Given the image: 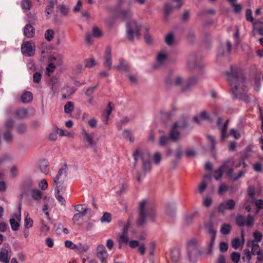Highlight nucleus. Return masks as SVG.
<instances>
[{
	"label": "nucleus",
	"instance_id": "nucleus-7",
	"mask_svg": "<svg viewBox=\"0 0 263 263\" xmlns=\"http://www.w3.org/2000/svg\"><path fill=\"white\" fill-rule=\"evenodd\" d=\"M186 123L185 122H184L182 125H179L177 122L175 123L170 131L169 138L171 139L173 142H177L180 137V133L178 129L186 128Z\"/></svg>",
	"mask_w": 263,
	"mask_h": 263
},
{
	"label": "nucleus",
	"instance_id": "nucleus-46",
	"mask_svg": "<svg viewBox=\"0 0 263 263\" xmlns=\"http://www.w3.org/2000/svg\"><path fill=\"white\" fill-rule=\"evenodd\" d=\"M73 104L72 102H67L64 106V111L66 114H70L73 110Z\"/></svg>",
	"mask_w": 263,
	"mask_h": 263
},
{
	"label": "nucleus",
	"instance_id": "nucleus-17",
	"mask_svg": "<svg viewBox=\"0 0 263 263\" xmlns=\"http://www.w3.org/2000/svg\"><path fill=\"white\" fill-rule=\"evenodd\" d=\"M35 33V29L30 24H27L24 27V34L28 38L32 37Z\"/></svg>",
	"mask_w": 263,
	"mask_h": 263
},
{
	"label": "nucleus",
	"instance_id": "nucleus-22",
	"mask_svg": "<svg viewBox=\"0 0 263 263\" xmlns=\"http://www.w3.org/2000/svg\"><path fill=\"white\" fill-rule=\"evenodd\" d=\"M247 245L248 247H252L251 252L252 254L253 255H255L257 253L262 251V250L260 249L259 246L254 241H250L248 242Z\"/></svg>",
	"mask_w": 263,
	"mask_h": 263
},
{
	"label": "nucleus",
	"instance_id": "nucleus-14",
	"mask_svg": "<svg viewBox=\"0 0 263 263\" xmlns=\"http://www.w3.org/2000/svg\"><path fill=\"white\" fill-rule=\"evenodd\" d=\"M111 49L110 46H108L105 51V62L104 63V66L110 70L111 67L112 61L111 56Z\"/></svg>",
	"mask_w": 263,
	"mask_h": 263
},
{
	"label": "nucleus",
	"instance_id": "nucleus-60",
	"mask_svg": "<svg viewBox=\"0 0 263 263\" xmlns=\"http://www.w3.org/2000/svg\"><path fill=\"white\" fill-rule=\"evenodd\" d=\"M92 34L95 37H99L102 36V32L98 27H95L92 29Z\"/></svg>",
	"mask_w": 263,
	"mask_h": 263
},
{
	"label": "nucleus",
	"instance_id": "nucleus-19",
	"mask_svg": "<svg viewBox=\"0 0 263 263\" xmlns=\"http://www.w3.org/2000/svg\"><path fill=\"white\" fill-rule=\"evenodd\" d=\"M82 135L83 136L84 140L88 143L89 146H92L96 144V142L93 140L92 136L87 131L83 129Z\"/></svg>",
	"mask_w": 263,
	"mask_h": 263
},
{
	"label": "nucleus",
	"instance_id": "nucleus-12",
	"mask_svg": "<svg viewBox=\"0 0 263 263\" xmlns=\"http://www.w3.org/2000/svg\"><path fill=\"white\" fill-rule=\"evenodd\" d=\"M97 256L101 263H106V259L108 257L107 252L103 245H99L97 248Z\"/></svg>",
	"mask_w": 263,
	"mask_h": 263
},
{
	"label": "nucleus",
	"instance_id": "nucleus-58",
	"mask_svg": "<svg viewBox=\"0 0 263 263\" xmlns=\"http://www.w3.org/2000/svg\"><path fill=\"white\" fill-rule=\"evenodd\" d=\"M228 210H233L235 206V203L233 199H229L225 202Z\"/></svg>",
	"mask_w": 263,
	"mask_h": 263
},
{
	"label": "nucleus",
	"instance_id": "nucleus-29",
	"mask_svg": "<svg viewBox=\"0 0 263 263\" xmlns=\"http://www.w3.org/2000/svg\"><path fill=\"white\" fill-rule=\"evenodd\" d=\"M199 117L206 120H209L210 119L209 115L205 110H203L200 112L199 117H194L193 119L194 121L198 124H199L200 123L199 122Z\"/></svg>",
	"mask_w": 263,
	"mask_h": 263
},
{
	"label": "nucleus",
	"instance_id": "nucleus-27",
	"mask_svg": "<svg viewBox=\"0 0 263 263\" xmlns=\"http://www.w3.org/2000/svg\"><path fill=\"white\" fill-rule=\"evenodd\" d=\"M83 212H84L76 213L73 215L72 220L74 224H78V222L82 220L83 218L85 216L86 213H85V211Z\"/></svg>",
	"mask_w": 263,
	"mask_h": 263
},
{
	"label": "nucleus",
	"instance_id": "nucleus-39",
	"mask_svg": "<svg viewBox=\"0 0 263 263\" xmlns=\"http://www.w3.org/2000/svg\"><path fill=\"white\" fill-rule=\"evenodd\" d=\"M207 139L211 144V151L213 152L216 148V142L214 137L211 135H208Z\"/></svg>",
	"mask_w": 263,
	"mask_h": 263
},
{
	"label": "nucleus",
	"instance_id": "nucleus-42",
	"mask_svg": "<svg viewBox=\"0 0 263 263\" xmlns=\"http://www.w3.org/2000/svg\"><path fill=\"white\" fill-rule=\"evenodd\" d=\"M100 220L102 222L109 223L111 220V216L109 213L105 212L101 217Z\"/></svg>",
	"mask_w": 263,
	"mask_h": 263
},
{
	"label": "nucleus",
	"instance_id": "nucleus-45",
	"mask_svg": "<svg viewBox=\"0 0 263 263\" xmlns=\"http://www.w3.org/2000/svg\"><path fill=\"white\" fill-rule=\"evenodd\" d=\"M231 226L229 224H223L221 226L220 232L223 235H228L230 233Z\"/></svg>",
	"mask_w": 263,
	"mask_h": 263
},
{
	"label": "nucleus",
	"instance_id": "nucleus-9",
	"mask_svg": "<svg viewBox=\"0 0 263 263\" xmlns=\"http://www.w3.org/2000/svg\"><path fill=\"white\" fill-rule=\"evenodd\" d=\"M11 256V248L8 243H4L1 248V262L9 263Z\"/></svg>",
	"mask_w": 263,
	"mask_h": 263
},
{
	"label": "nucleus",
	"instance_id": "nucleus-55",
	"mask_svg": "<svg viewBox=\"0 0 263 263\" xmlns=\"http://www.w3.org/2000/svg\"><path fill=\"white\" fill-rule=\"evenodd\" d=\"M96 65V63L93 58H91L85 61V65L86 67L91 68L95 66Z\"/></svg>",
	"mask_w": 263,
	"mask_h": 263
},
{
	"label": "nucleus",
	"instance_id": "nucleus-36",
	"mask_svg": "<svg viewBox=\"0 0 263 263\" xmlns=\"http://www.w3.org/2000/svg\"><path fill=\"white\" fill-rule=\"evenodd\" d=\"M16 132L18 134L23 135L26 131V125L24 123L18 124L16 126Z\"/></svg>",
	"mask_w": 263,
	"mask_h": 263
},
{
	"label": "nucleus",
	"instance_id": "nucleus-25",
	"mask_svg": "<svg viewBox=\"0 0 263 263\" xmlns=\"http://www.w3.org/2000/svg\"><path fill=\"white\" fill-rule=\"evenodd\" d=\"M33 99L32 94L30 91H26L23 93L21 97V101L24 103L30 102Z\"/></svg>",
	"mask_w": 263,
	"mask_h": 263
},
{
	"label": "nucleus",
	"instance_id": "nucleus-57",
	"mask_svg": "<svg viewBox=\"0 0 263 263\" xmlns=\"http://www.w3.org/2000/svg\"><path fill=\"white\" fill-rule=\"evenodd\" d=\"M253 168L254 171L256 172H261L262 171V165L260 162H257L254 164Z\"/></svg>",
	"mask_w": 263,
	"mask_h": 263
},
{
	"label": "nucleus",
	"instance_id": "nucleus-33",
	"mask_svg": "<svg viewBox=\"0 0 263 263\" xmlns=\"http://www.w3.org/2000/svg\"><path fill=\"white\" fill-rule=\"evenodd\" d=\"M228 123H229V121L227 120V121L225 122L223 126L220 129V132H221L220 140L222 142L224 140L225 138H226L227 130L228 127Z\"/></svg>",
	"mask_w": 263,
	"mask_h": 263
},
{
	"label": "nucleus",
	"instance_id": "nucleus-62",
	"mask_svg": "<svg viewBox=\"0 0 263 263\" xmlns=\"http://www.w3.org/2000/svg\"><path fill=\"white\" fill-rule=\"evenodd\" d=\"M195 215H196V213L195 212V213L189 214L187 215H186V216L185 217V222L188 224L191 223Z\"/></svg>",
	"mask_w": 263,
	"mask_h": 263
},
{
	"label": "nucleus",
	"instance_id": "nucleus-44",
	"mask_svg": "<svg viewBox=\"0 0 263 263\" xmlns=\"http://www.w3.org/2000/svg\"><path fill=\"white\" fill-rule=\"evenodd\" d=\"M54 31L53 30L49 29L45 32V38L47 41H51L53 38Z\"/></svg>",
	"mask_w": 263,
	"mask_h": 263
},
{
	"label": "nucleus",
	"instance_id": "nucleus-24",
	"mask_svg": "<svg viewBox=\"0 0 263 263\" xmlns=\"http://www.w3.org/2000/svg\"><path fill=\"white\" fill-rule=\"evenodd\" d=\"M50 61L55 64L60 65L62 64V56L58 53H53L50 55Z\"/></svg>",
	"mask_w": 263,
	"mask_h": 263
},
{
	"label": "nucleus",
	"instance_id": "nucleus-2",
	"mask_svg": "<svg viewBox=\"0 0 263 263\" xmlns=\"http://www.w3.org/2000/svg\"><path fill=\"white\" fill-rule=\"evenodd\" d=\"M155 216V205L150 200L144 199L139 203V217L137 220L138 226H143L149 218L154 220Z\"/></svg>",
	"mask_w": 263,
	"mask_h": 263
},
{
	"label": "nucleus",
	"instance_id": "nucleus-16",
	"mask_svg": "<svg viewBox=\"0 0 263 263\" xmlns=\"http://www.w3.org/2000/svg\"><path fill=\"white\" fill-rule=\"evenodd\" d=\"M165 82L167 84H169V85H173L174 84L176 86H181V88H182V86H184V84H183V83H183V79L180 76H177L175 78L174 81H173V79L172 78H171L170 77H168L166 79Z\"/></svg>",
	"mask_w": 263,
	"mask_h": 263
},
{
	"label": "nucleus",
	"instance_id": "nucleus-61",
	"mask_svg": "<svg viewBox=\"0 0 263 263\" xmlns=\"http://www.w3.org/2000/svg\"><path fill=\"white\" fill-rule=\"evenodd\" d=\"M33 220L30 217L28 216L25 217V227L26 228H29L32 227Z\"/></svg>",
	"mask_w": 263,
	"mask_h": 263
},
{
	"label": "nucleus",
	"instance_id": "nucleus-63",
	"mask_svg": "<svg viewBox=\"0 0 263 263\" xmlns=\"http://www.w3.org/2000/svg\"><path fill=\"white\" fill-rule=\"evenodd\" d=\"M65 246L66 247L71 249H78V246L70 240H66L65 241Z\"/></svg>",
	"mask_w": 263,
	"mask_h": 263
},
{
	"label": "nucleus",
	"instance_id": "nucleus-53",
	"mask_svg": "<svg viewBox=\"0 0 263 263\" xmlns=\"http://www.w3.org/2000/svg\"><path fill=\"white\" fill-rule=\"evenodd\" d=\"M42 78L41 73L40 72H35L33 75V81L34 83H39Z\"/></svg>",
	"mask_w": 263,
	"mask_h": 263
},
{
	"label": "nucleus",
	"instance_id": "nucleus-21",
	"mask_svg": "<svg viewBox=\"0 0 263 263\" xmlns=\"http://www.w3.org/2000/svg\"><path fill=\"white\" fill-rule=\"evenodd\" d=\"M3 139L7 143H11L13 140L12 130H5L3 134Z\"/></svg>",
	"mask_w": 263,
	"mask_h": 263
},
{
	"label": "nucleus",
	"instance_id": "nucleus-10",
	"mask_svg": "<svg viewBox=\"0 0 263 263\" xmlns=\"http://www.w3.org/2000/svg\"><path fill=\"white\" fill-rule=\"evenodd\" d=\"M206 228L208 229V232L211 235L210 241L209 244V253H211L212 252V249L214 246L217 231L213 228L212 222H209L206 224Z\"/></svg>",
	"mask_w": 263,
	"mask_h": 263
},
{
	"label": "nucleus",
	"instance_id": "nucleus-3",
	"mask_svg": "<svg viewBox=\"0 0 263 263\" xmlns=\"http://www.w3.org/2000/svg\"><path fill=\"white\" fill-rule=\"evenodd\" d=\"M67 168L66 164H64L59 169L57 175L53 180V184L55 185V197L59 202L63 205H66V200L62 195H60V192L62 191L63 189H64L62 186V183L67 176Z\"/></svg>",
	"mask_w": 263,
	"mask_h": 263
},
{
	"label": "nucleus",
	"instance_id": "nucleus-37",
	"mask_svg": "<svg viewBox=\"0 0 263 263\" xmlns=\"http://www.w3.org/2000/svg\"><path fill=\"white\" fill-rule=\"evenodd\" d=\"M28 114V110L25 108H20L16 111L15 115L20 118H25Z\"/></svg>",
	"mask_w": 263,
	"mask_h": 263
},
{
	"label": "nucleus",
	"instance_id": "nucleus-8",
	"mask_svg": "<svg viewBox=\"0 0 263 263\" xmlns=\"http://www.w3.org/2000/svg\"><path fill=\"white\" fill-rule=\"evenodd\" d=\"M21 205L18 207V210L17 212H16L13 214L12 218H10L9 222L13 231H17L20 228V222L21 219Z\"/></svg>",
	"mask_w": 263,
	"mask_h": 263
},
{
	"label": "nucleus",
	"instance_id": "nucleus-47",
	"mask_svg": "<svg viewBox=\"0 0 263 263\" xmlns=\"http://www.w3.org/2000/svg\"><path fill=\"white\" fill-rule=\"evenodd\" d=\"M173 10L172 6L170 4H166L164 7L165 10V19L167 20L170 13Z\"/></svg>",
	"mask_w": 263,
	"mask_h": 263
},
{
	"label": "nucleus",
	"instance_id": "nucleus-15",
	"mask_svg": "<svg viewBox=\"0 0 263 263\" xmlns=\"http://www.w3.org/2000/svg\"><path fill=\"white\" fill-rule=\"evenodd\" d=\"M51 89L52 91V95L54 96L55 93L58 92L60 87V83L57 78L55 77H52L50 79V83Z\"/></svg>",
	"mask_w": 263,
	"mask_h": 263
},
{
	"label": "nucleus",
	"instance_id": "nucleus-31",
	"mask_svg": "<svg viewBox=\"0 0 263 263\" xmlns=\"http://www.w3.org/2000/svg\"><path fill=\"white\" fill-rule=\"evenodd\" d=\"M114 68L116 69H123L127 70L129 68V65L123 59H120L119 64L118 66H115Z\"/></svg>",
	"mask_w": 263,
	"mask_h": 263
},
{
	"label": "nucleus",
	"instance_id": "nucleus-6",
	"mask_svg": "<svg viewBox=\"0 0 263 263\" xmlns=\"http://www.w3.org/2000/svg\"><path fill=\"white\" fill-rule=\"evenodd\" d=\"M186 250L190 261L195 262L199 254L197 240L193 239L189 241L187 244Z\"/></svg>",
	"mask_w": 263,
	"mask_h": 263
},
{
	"label": "nucleus",
	"instance_id": "nucleus-51",
	"mask_svg": "<svg viewBox=\"0 0 263 263\" xmlns=\"http://www.w3.org/2000/svg\"><path fill=\"white\" fill-rule=\"evenodd\" d=\"M240 258V254L239 253L233 252L231 254V259L234 263L239 262Z\"/></svg>",
	"mask_w": 263,
	"mask_h": 263
},
{
	"label": "nucleus",
	"instance_id": "nucleus-28",
	"mask_svg": "<svg viewBox=\"0 0 263 263\" xmlns=\"http://www.w3.org/2000/svg\"><path fill=\"white\" fill-rule=\"evenodd\" d=\"M166 54L164 53H159L157 58V60L158 62V64H156L154 65V68H157L159 66L158 65L162 64L163 62L166 60Z\"/></svg>",
	"mask_w": 263,
	"mask_h": 263
},
{
	"label": "nucleus",
	"instance_id": "nucleus-26",
	"mask_svg": "<svg viewBox=\"0 0 263 263\" xmlns=\"http://www.w3.org/2000/svg\"><path fill=\"white\" fill-rule=\"evenodd\" d=\"M49 163L47 160H43L40 162V167L42 172L47 174L49 172Z\"/></svg>",
	"mask_w": 263,
	"mask_h": 263
},
{
	"label": "nucleus",
	"instance_id": "nucleus-34",
	"mask_svg": "<svg viewBox=\"0 0 263 263\" xmlns=\"http://www.w3.org/2000/svg\"><path fill=\"white\" fill-rule=\"evenodd\" d=\"M120 15L122 18L124 19H127L132 16L133 12L132 10L130 9H124L120 11Z\"/></svg>",
	"mask_w": 263,
	"mask_h": 263
},
{
	"label": "nucleus",
	"instance_id": "nucleus-4",
	"mask_svg": "<svg viewBox=\"0 0 263 263\" xmlns=\"http://www.w3.org/2000/svg\"><path fill=\"white\" fill-rule=\"evenodd\" d=\"M138 156L140 157L142 162V171L144 174L149 173L151 170V162L150 160L149 153L147 151L140 152L139 149H137L133 154L135 164L137 162Z\"/></svg>",
	"mask_w": 263,
	"mask_h": 263
},
{
	"label": "nucleus",
	"instance_id": "nucleus-64",
	"mask_svg": "<svg viewBox=\"0 0 263 263\" xmlns=\"http://www.w3.org/2000/svg\"><path fill=\"white\" fill-rule=\"evenodd\" d=\"M240 239L238 238H235L232 241V246L235 249H237L240 246Z\"/></svg>",
	"mask_w": 263,
	"mask_h": 263
},
{
	"label": "nucleus",
	"instance_id": "nucleus-52",
	"mask_svg": "<svg viewBox=\"0 0 263 263\" xmlns=\"http://www.w3.org/2000/svg\"><path fill=\"white\" fill-rule=\"evenodd\" d=\"M171 257L173 262H177L179 258L178 251L177 250L172 251L171 254Z\"/></svg>",
	"mask_w": 263,
	"mask_h": 263
},
{
	"label": "nucleus",
	"instance_id": "nucleus-5",
	"mask_svg": "<svg viewBox=\"0 0 263 263\" xmlns=\"http://www.w3.org/2000/svg\"><path fill=\"white\" fill-rule=\"evenodd\" d=\"M140 26H139L135 21L131 20L126 25V34L127 39L132 41L134 37L137 39L140 36Z\"/></svg>",
	"mask_w": 263,
	"mask_h": 263
},
{
	"label": "nucleus",
	"instance_id": "nucleus-23",
	"mask_svg": "<svg viewBox=\"0 0 263 263\" xmlns=\"http://www.w3.org/2000/svg\"><path fill=\"white\" fill-rule=\"evenodd\" d=\"M30 194L32 198L34 200L39 201L42 198L43 193L39 190H32Z\"/></svg>",
	"mask_w": 263,
	"mask_h": 263
},
{
	"label": "nucleus",
	"instance_id": "nucleus-11",
	"mask_svg": "<svg viewBox=\"0 0 263 263\" xmlns=\"http://www.w3.org/2000/svg\"><path fill=\"white\" fill-rule=\"evenodd\" d=\"M21 50L23 54L31 57L34 54V48L32 43L24 42L21 46Z\"/></svg>",
	"mask_w": 263,
	"mask_h": 263
},
{
	"label": "nucleus",
	"instance_id": "nucleus-1",
	"mask_svg": "<svg viewBox=\"0 0 263 263\" xmlns=\"http://www.w3.org/2000/svg\"><path fill=\"white\" fill-rule=\"evenodd\" d=\"M225 75L231 87V92L233 98L234 99L239 98V95L236 92L237 89L241 88L244 90L245 87V78L242 71L236 66H231L230 71L226 72Z\"/></svg>",
	"mask_w": 263,
	"mask_h": 263
},
{
	"label": "nucleus",
	"instance_id": "nucleus-59",
	"mask_svg": "<svg viewBox=\"0 0 263 263\" xmlns=\"http://www.w3.org/2000/svg\"><path fill=\"white\" fill-rule=\"evenodd\" d=\"M63 91H65L67 95H70L76 91V89L73 87L66 86L63 88Z\"/></svg>",
	"mask_w": 263,
	"mask_h": 263
},
{
	"label": "nucleus",
	"instance_id": "nucleus-35",
	"mask_svg": "<svg viewBox=\"0 0 263 263\" xmlns=\"http://www.w3.org/2000/svg\"><path fill=\"white\" fill-rule=\"evenodd\" d=\"M57 3V0H50L46 7L45 11L48 15L51 13L52 9Z\"/></svg>",
	"mask_w": 263,
	"mask_h": 263
},
{
	"label": "nucleus",
	"instance_id": "nucleus-56",
	"mask_svg": "<svg viewBox=\"0 0 263 263\" xmlns=\"http://www.w3.org/2000/svg\"><path fill=\"white\" fill-rule=\"evenodd\" d=\"M253 237L254 238V241L256 243H257V242H259L261 240V239L262 237V235L261 234V233H260L258 231H255V232L253 233Z\"/></svg>",
	"mask_w": 263,
	"mask_h": 263
},
{
	"label": "nucleus",
	"instance_id": "nucleus-48",
	"mask_svg": "<svg viewBox=\"0 0 263 263\" xmlns=\"http://www.w3.org/2000/svg\"><path fill=\"white\" fill-rule=\"evenodd\" d=\"M254 222V218L251 216L250 214H249L247 216V218H246V226L248 227H250L253 225Z\"/></svg>",
	"mask_w": 263,
	"mask_h": 263
},
{
	"label": "nucleus",
	"instance_id": "nucleus-30",
	"mask_svg": "<svg viewBox=\"0 0 263 263\" xmlns=\"http://www.w3.org/2000/svg\"><path fill=\"white\" fill-rule=\"evenodd\" d=\"M129 238L127 234L123 233L120 235L118 238L119 248H121L123 244H127L128 242Z\"/></svg>",
	"mask_w": 263,
	"mask_h": 263
},
{
	"label": "nucleus",
	"instance_id": "nucleus-41",
	"mask_svg": "<svg viewBox=\"0 0 263 263\" xmlns=\"http://www.w3.org/2000/svg\"><path fill=\"white\" fill-rule=\"evenodd\" d=\"M170 139L169 137L167 136L163 135L161 136L159 141V145L161 146H166L168 143Z\"/></svg>",
	"mask_w": 263,
	"mask_h": 263
},
{
	"label": "nucleus",
	"instance_id": "nucleus-32",
	"mask_svg": "<svg viewBox=\"0 0 263 263\" xmlns=\"http://www.w3.org/2000/svg\"><path fill=\"white\" fill-rule=\"evenodd\" d=\"M165 42L168 46H172L174 43V34L173 32H169L165 37Z\"/></svg>",
	"mask_w": 263,
	"mask_h": 263
},
{
	"label": "nucleus",
	"instance_id": "nucleus-13",
	"mask_svg": "<svg viewBox=\"0 0 263 263\" xmlns=\"http://www.w3.org/2000/svg\"><path fill=\"white\" fill-rule=\"evenodd\" d=\"M230 162V160H227L224 161L223 164L218 168V170L214 171V178L216 180H220L223 174V170L229 167L228 164Z\"/></svg>",
	"mask_w": 263,
	"mask_h": 263
},
{
	"label": "nucleus",
	"instance_id": "nucleus-40",
	"mask_svg": "<svg viewBox=\"0 0 263 263\" xmlns=\"http://www.w3.org/2000/svg\"><path fill=\"white\" fill-rule=\"evenodd\" d=\"M236 222L240 227H243L246 223V218L242 215H239L236 217Z\"/></svg>",
	"mask_w": 263,
	"mask_h": 263
},
{
	"label": "nucleus",
	"instance_id": "nucleus-43",
	"mask_svg": "<svg viewBox=\"0 0 263 263\" xmlns=\"http://www.w3.org/2000/svg\"><path fill=\"white\" fill-rule=\"evenodd\" d=\"M14 121L12 119H8L4 123L5 130H12Z\"/></svg>",
	"mask_w": 263,
	"mask_h": 263
},
{
	"label": "nucleus",
	"instance_id": "nucleus-20",
	"mask_svg": "<svg viewBox=\"0 0 263 263\" xmlns=\"http://www.w3.org/2000/svg\"><path fill=\"white\" fill-rule=\"evenodd\" d=\"M111 104L112 103L109 102L108 103L107 109L103 113L102 121L105 124L107 123L108 117L112 111Z\"/></svg>",
	"mask_w": 263,
	"mask_h": 263
},
{
	"label": "nucleus",
	"instance_id": "nucleus-49",
	"mask_svg": "<svg viewBox=\"0 0 263 263\" xmlns=\"http://www.w3.org/2000/svg\"><path fill=\"white\" fill-rule=\"evenodd\" d=\"M246 20L248 22H250L252 23L254 22V18L252 16V10L250 9H248L246 11Z\"/></svg>",
	"mask_w": 263,
	"mask_h": 263
},
{
	"label": "nucleus",
	"instance_id": "nucleus-50",
	"mask_svg": "<svg viewBox=\"0 0 263 263\" xmlns=\"http://www.w3.org/2000/svg\"><path fill=\"white\" fill-rule=\"evenodd\" d=\"M59 9L61 13L63 15H67L69 13V8L64 4H62L60 6Z\"/></svg>",
	"mask_w": 263,
	"mask_h": 263
},
{
	"label": "nucleus",
	"instance_id": "nucleus-18",
	"mask_svg": "<svg viewBox=\"0 0 263 263\" xmlns=\"http://www.w3.org/2000/svg\"><path fill=\"white\" fill-rule=\"evenodd\" d=\"M197 82V79L195 77L189 78L186 83L182 86V91H185L190 89L192 87L196 84Z\"/></svg>",
	"mask_w": 263,
	"mask_h": 263
},
{
	"label": "nucleus",
	"instance_id": "nucleus-54",
	"mask_svg": "<svg viewBox=\"0 0 263 263\" xmlns=\"http://www.w3.org/2000/svg\"><path fill=\"white\" fill-rule=\"evenodd\" d=\"M21 6L23 9L28 10L30 8L31 2L29 0H23Z\"/></svg>",
	"mask_w": 263,
	"mask_h": 263
},
{
	"label": "nucleus",
	"instance_id": "nucleus-38",
	"mask_svg": "<svg viewBox=\"0 0 263 263\" xmlns=\"http://www.w3.org/2000/svg\"><path fill=\"white\" fill-rule=\"evenodd\" d=\"M229 160H230V162L228 164L229 167L227 168L228 169V171L227 172V175L229 178H231L233 180V177L234 176V174H233L234 170L231 167L233 164V162L232 161L231 159H229Z\"/></svg>",
	"mask_w": 263,
	"mask_h": 263
}]
</instances>
